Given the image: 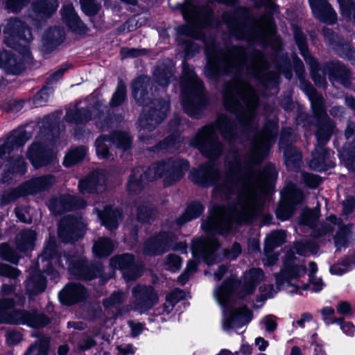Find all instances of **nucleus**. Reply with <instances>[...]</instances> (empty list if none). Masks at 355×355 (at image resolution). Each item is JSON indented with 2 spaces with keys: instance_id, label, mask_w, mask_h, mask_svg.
<instances>
[{
  "instance_id": "4be33fe9",
  "label": "nucleus",
  "mask_w": 355,
  "mask_h": 355,
  "mask_svg": "<svg viewBox=\"0 0 355 355\" xmlns=\"http://www.w3.org/2000/svg\"><path fill=\"white\" fill-rule=\"evenodd\" d=\"M31 137V133L24 128H19L13 131L3 144L0 145V157L1 159L10 158L11 154L23 146Z\"/></svg>"
},
{
  "instance_id": "4c0bfd02",
  "label": "nucleus",
  "mask_w": 355,
  "mask_h": 355,
  "mask_svg": "<svg viewBox=\"0 0 355 355\" xmlns=\"http://www.w3.org/2000/svg\"><path fill=\"white\" fill-rule=\"evenodd\" d=\"M87 150L84 146H80L71 149L65 156L63 162L64 166L71 167V166L82 161L87 155Z\"/></svg>"
},
{
  "instance_id": "ea45409f",
  "label": "nucleus",
  "mask_w": 355,
  "mask_h": 355,
  "mask_svg": "<svg viewBox=\"0 0 355 355\" xmlns=\"http://www.w3.org/2000/svg\"><path fill=\"white\" fill-rule=\"evenodd\" d=\"M173 65L170 62L169 66L158 67L154 72V78L156 82L162 86H166L173 78Z\"/></svg>"
},
{
  "instance_id": "13d9d810",
  "label": "nucleus",
  "mask_w": 355,
  "mask_h": 355,
  "mask_svg": "<svg viewBox=\"0 0 355 355\" xmlns=\"http://www.w3.org/2000/svg\"><path fill=\"white\" fill-rule=\"evenodd\" d=\"M125 293L122 292H114L110 297L104 301V305L107 307H112L120 304L125 299Z\"/></svg>"
},
{
  "instance_id": "c9c22d12",
  "label": "nucleus",
  "mask_w": 355,
  "mask_h": 355,
  "mask_svg": "<svg viewBox=\"0 0 355 355\" xmlns=\"http://www.w3.org/2000/svg\"><path fill=\"white\" fill-rule=\"evenodd\" d=\"M65 119L69 123L81 124L88 121L91 116L87 110L76 107L67 112Z\"/></svg>"
},
{
  "instance_id": "69168bd1",
  "label": "nucleus",
  "mask_w": 355,
  "mask_h": 355,
  "mask_svg": "<svg viewBox=\"0 0 355 355\" xmlns=\"http://www.w3.org/2000/svg\"><path fill=\"white\" fill-rule=\"evenodd\" d=\"M185 293L180 289H175L168 295H167L166 300L167 302H171L174 304L179 300L184 298Z\"/></svg>"
},
{
  "instance_id": "a18cd8bd",
  "label": "nucleus",
  "mask_w": 355,
  "mask_h": 355,
  "mask_svg": "<svg viewBox=\"0 0 355 355\" xmlns=\"http://www.w3.org/2000/svg\"><path fill=\"white\" fill-rule=\"evenodd\" d=\"M8 170L12 171V173H21L25 172L26 164L24 159L21 156H15L14 155L10 157V159L8 161L6 164Z\"/></svg>"
},
{
  "instance_id": "603ef678",
  "label": "nucleus",
  "mask_w": 355,
  "mask_h": 355,
  "mask_svg": "<svg viewBox=\"0 0 355 355\" xmlns=\"http://www.w3.org/2000/svg\"><path fill=\"white\" fill-rule=\"evenodd\" d=\"M52 96V91L48 88H43L34 98L35 106H43L49 101Z\"/></svg>"
},
{
  "instance_id": "680f3d73",
  "label": "nucleus",
  "mask_w": 355,
  "mask_h": 355,
  "mask_svg": "<svg viewBox=\"0 0 355 355\" xmlns=\"http://www.w3.org/2000/svg\"><path fill=\"white\" fill-rule=\"evenodd\" d=\"M62 31L57 28L50 30L46 35V40L51 44H55L59 42V41L62 40Z\"/></svg>"
},
{
  "instance_id": "49530a36",
  "label": "nucleus",
  "mask_w": 355,
  "mask_h": 355,
  "mask_svg": "<svg viewBox=\"0 0 355 355\" xmlns=\"http://www.w3.org/2000/svg\"><path fill=\"white\" fill-rule=\"evenodd\" d=\"M319 208H315L314 210H304L301 214L300 223L302 225L313 227L319 218Z\"/></svg>"
},
{
  "instance_id": "bb28decb",
  "label": "nucleus",
  "mask_w": 355,
  "mask_h": 355,
  "mask_svg": "<svg viewBox=\"0 0 355 355\" xmlns=\"http://www.w3.org/2000/svg\"><path fill=\"white\" fill-rule=\"evenodd\" d=\"M314 15L320 20L332 24L336 19V13L326 0H309Z\"/></svg>"
},
{
  "instance_id": "052dcab7",
  "label": "nucleus",
  "mask_w": 355,
  "mask_h": 355,
  "mask_svg": "<svg viewBox=\"0 0 355 355\" xmlns=\"http://www.w3.org/2000/svg\"><path fill=\"white\" fill-rule=\"evenodd\" d=\"M19 275V271L11 266L0 263V275L6 276L10 278H16Z\"/></svg>"
},
{
  "instance_id": "bf43d9fd",
  "label": "nucleus",
  "mask_w": 355,
  "mask_h": 355,
  "mask_svg": "<svg viewBox=\"0 0 355 355\" xmlns=\"http://www.w3.org/2000/svg\"><path fill=\"white\" fill-rule=\"evenodd\" d=\"M0 254L4 259L16 263L19 259L17 254L7 245L0 246Z\"/></svg>"
},
{
  "instance_id": "6e6d98bb",
  "label": "nucleus",
  "mask_w": 355,
  "mask_h": 355,
  "mask_svg": "<svg viewBox=\"0 0 355 355\" xmlns=\"http://www.w3.org/2000/svg\"><path fill=\"white\" fill-rule=\"evenodd\" d=\"M17 60L13 55L8 51H3L0 53V66L5 68H10L15 67Z\"/></svg>"
},
{
  "instance_id": "37998d69",
  "label": "nucleus",
  "mask_w": 355,
  "mask_h": 355,
  "mask_svg": "<svg viewBox=\"0 0 355 355\" xmlns=\"http://www.w3.org/2000/svg\"><path fill=\"white\" fill-rule=\"evenodd\" d=\"M285 241V232L282 230L275 231L267 236L265 240L266 250L270 251L280 245Z\"/></svg>"
},
{
  "instance_id": "a19ab883",
  "label": "nucleus",
  "mask_w": 355,
  "mask_h": 355,
  "mask_svg": "<svg viewBox=\"0 0 355 355\" xmlns=\"http://www.w3.org/2000/svg\"><path fill=\"white\" fill-rule=\"evenodd\" d=\"M335 244L338 248L347 246L354 241L353 233L349 227H340L334 237Z\"/></svg>"
},
{
  "instance_id": "c85d7f7f",
  "label": "nucleus",
  "mask_w": 355,
  "mask_h": 355,
  "mask_svg": "<svg viewBox=\"0 0 355 355\" xmlns=\"http://www.w3.org/2000/svg\"><path fill=\"white\" fill-rule=\"evenodd\" d=\"M85 294V288L80 284H71L60 292L59 298L62 304L69 305L81 300Z\"/></svg>"
},
{
  "instance_id": "f3484780",
  "label": "nucleus",
  "mask_w": 355,
  "mask_h": 355,
  "mask_svg": "<svg viewBox=\"0 0 355 355\" xmlns=\"http://www.w3.org/2000/svg\"><path fill=\"white\" fill-rule=\"evenodd\" d=\"M27 157L35 168H40L51 162L55 153L50 141H35L28 148Z\"/></svg>"
},
{
  "instance_id": "9b49d317",
  "label": "nucleus",
  "mask_w": 355,
  "mask_h": 355,
  "mask_svg": "<svg viewBox=\"0 0 355 355\" xmlns=\"http://www.w3.org/2000/svg\"><path fill=\"white\" fill-rule=\"evenodd\" d=\"M13 301L10 299L0 302V322L10 324H26L31 327H42L49 323L47 317L42 314L12 310Z\"/></svg>"
},
{
  "instance_id": "39448f33",
  "label": "nucleus",
  "mask_w": 355,
  "mask_h": 355,
  "mask_svg": "<svg viewBox=\"0 0 355 355\" xmlns=\"http://www.w3.org/2000/svg\"><path fill=\"white\" fill-rule=\"evenodd\" d=\"M153 86L150 80L147 76H141L136 79L132 84V94L136 101L144 105V112H148L141 116L139 125V138L146 140L145 135L152 131L166 116L169 109L168 103L166 101L155 100L148 105L150 97L147 90L152 91Z\"/></svg>"
},
{
  "instance_id": "8fccbe9b",
  "label": "nucleus",
  "mask_w": 355,
  "mask_h": 355,
  "mask_svg": "<svg viewBox=\"0 0 355 355\" xmlns=\"http://www.w3.org/2000/svg\"><path fill=\"white\" fill-rule=\"evenodd\" d=\"M330 223H327L325 224H322L320 225V227L317 230H314L313 236L314 237H320L321 236L325 235L326 234L331 232L334 227L331 224L336 225L337 224L338 219L334 216H331L328 218L327 220Z\"/></svg>"
},
{
  "instance_id": "6ab92c4d",
  "label": "nucleus",
  "mask_w": 355,
  "mask_h": 355,
  "mask_svg": "<svg viewBox=\"0 0 355 355\" xmlns=\"http://www.w3.org/2000/svg\"><path fill=\"white\" fill-rule=\"evenodd\" d=\"M175 238L172 235L162 234L157 237L149 239L144 245V252L147 254L162 253L172 248L175 250L185 251L187 245L184 242L174 243Z\"/></svg>"
},
{
  "instance_id": "20e7f679",
  "label": "nucleus",
  "mask_w": 355,
  "mask_h": 355,
  "mask_svg": "<svg viewBox=\"0 0 355 355\" xmlns=\"http://www.w3.org/2000/svg\"><path fill=\"white\" fill-rule=\"evenodd\" d=\"M225 107L234 113L243 125H248L255 119L258 103L254 90L245 82L234 79L225 85L223 92Z\"/></svg>"
},
{
  "instance_id": "774afa93",
  "label": "nucleus",
  "mask_w": 355,
  "mask_h": 355,
  "mask_svg": "<svg viewBox=\"0 0 355 355\" xmlns=\"http://www.w3.org/2000/svg\"><path fill=\"white\" fill-rule=\"evenodd\" d=\"M338 323L340 324V329L345 334L349 336H352L354 334L355 326L352 323L345 322L343 318L342 320Z\"/></svg>"
},
{
  "instance_id": "c03bdc74",
  "label": "nucleus",
  "mask_w": 355,
  "mask_h": 355,
  "mask_svg": "<svg viewBox=\"0 0 355 355\" xmlns=\"http://www.w3.org/2000/svg\"><path fill=\"white\" fill-rule=\"evenodd\" d=\"M295 39L300 50L302 55L304 58L309 64H310L312 67H314L315 62L314 59L310 55L308 51L306 40L302 33L300 31H295Z\"/></svg>"
},
{
  "instance_id": "79ce46f5",
  "label": "nucleus",
  "mask_w": 355,
  "mask_h": 355,
  "mask_svg": "<svg viewBox=\"0 0 355 355\" xmlns=\"http://www.w3.org/2000/svg\"><path fill=\"white\" fill-rule=\"evenodd\" d=\"M57 0H43L34 5L35 12L44 16H49L58 8Z\"/></svg>"
},
{
  "instance_id": "3c124183",
  "label": "nucleus",
  "mask_w": 355,
  "mask_h": 355,
  "mask_svg": "<svg viewBox=\"0 0 355 355\" xmlns=\"http://www.w3.org/2000/svg\"><path fill=\"white\" fill-rule=\"evenodd\" d=\"M125 98V86L122 82L118 83L117 89L110 101L112 106H118L122 103Z\"/></svg>"
},
{
  "instance_id": "2f4dec72",
  "label": "nucleus",
  "mask_w": 355,
  "mask_h": 355,
  "mask_svg": "<svg viewBox=\"0 0 355 355\" xmlns=\"http://www.w3.org/2000/svg\"><path fill=\"white\" fill-rule=\"evenodd\" d=\"M63 21L73 31H83L84 24L80 20L76 13L73 5L71 3L64 4L61 10Z\"/></svg>"
},
{
  "instance_id": "6e6552de",
  "label": "nucleus",
  "mask_w": 355,
  "mask_h": 355,
  "mask_svg": "<svg viewBox=\"0 0 355 355\" xmlns=\"http://www.w3.org/2000/svg\"><path fill=\"white\" fill-rule=\"evenodd\" d=\"M313 110L315 116L323 120L324 123L318 128L316 137L319 145L313 153V159L310 162V167L317 170L323 171L326 166V159L329 157L330 153L322 146L326 143L334 130V125L329 118H327L324 110L322 97L316 92L311 85H307L306 88Z\"/></svg>"
},
{
  "instance_id": "7ed1b4c3",
  "label": "nucleus",
  "mask_w": 355,
  "mask_h": 355,
  "mask_svg": "<svg viewBox=\"0 0 355 355\" xmlns=\"http://www.w3.org/2000/svg\"><path fill=\"white\" fill-rule=\"evenodd\" d=\"M207 64L205 75L214 78L220 73H233L245 70L248 73L261 78V73L267 68L263 55L259 51H253L247 55L245 49L233 47L227 53L218 49H206Z\"/></svg>"
},
{
  "instance_id": "e2e57ef3",
  "label": "nucleus",
  "mask_w": 355,
  "mask_h": 355,
  "mask_svg": "<svg viewBox=\"0 0 355 355\" xmlns=\"http://www.w3.org/2000/svg\"><path fill=\"white\" fill-rule=\"evenodd\" d=\"M323 286V282L320 278L311 276L309 285L303 287L302 288L307 289V288H309L314 292H319L322 289Z\"/></svg>"
},
{
  "instance_id": "393cba45",
  "label": "nucleus",
  "mask_w": 355,
  "mask_h": 355,
  "mask_svg": "<svg viewBox=\"0 0 355 355\" xmlns=\"http://www.w3.org/2000/svg\"><path fill=\"white\" fill-rule=\"evenodd\" d=\"M110 265L121 270L127 281L135 279L139 276V270L135 264L132 254H125L114 257L110 259Z\"/></svg>"
},
{
  "instance_id": "473e14b6",
  "label": "nucleus",
  "mask_w": 355,
  "mask_h": 355,
  "mask_svg": "<svg viewBox=\"0 0 355 355\" xmlns=\"http://www.w3.org/2000/svg\"><path fill=\"white\" fill-rule=\"evenodd\" d=\"M98 215L102 225L110 230L116 228L121 218V212L119 210L112 209L108 207L102 212L98 211Z\"/></svg>"
},
{
  "instance_id": "338daca9",
  "label": "nucleus",
  "mask_w": 355,
  "mask_h": 355,
  "mask_svg": "<svg viewBox=\"0 0 355 355\" xmlns=\"http://www.w3.org/2000/svg\"><path fill=\"white\" fill-rule=\"evenodd\" d=\"M180 138L178 137H173L171 139H167L164 141L162 144H160V148L167 149H178L180 147Z\"/></svg>"
},
{
  "instance_id": "a211bd4d",
  "label": "nucleus",
  "mask_w": 355,
  "mask_h": 355,
  "mask_svg": "<svg viewBox=\"0 0 355 355\" xmlns=\"http://www.w3.org/2000/svg\"><path fill=\"white\" fill-rule=\"evenodd\" d=\"M282 199L276 210L278 218L286 220L293 214V205L300 203L303 198L302 191L293 184H288L282 193Z\"/></svg>"
},
{
  "instance_id": "e433bc0d",
  "label": "nucleus",
  "mask_w": 355,
  "mask_h": 355,
  "mask_svg": "<svg viewBox=\"0 0 355 355\" xmlns=\"http://www.w3.org/2000/svg\"><path fill=\"white\" fill-rule=\"evenodd\" d=\"M114 244L110 239L101 238L94 243L93 252L97 257H107L112 252Z\"/></svg>"
},
{
  "instance_id": "f8f14e48",
  "label": "nucleus",
  "mask_w": 355,
  "mask_h": 355,
  "mask_svg": "<svg viewBox=\"0 0 355 355\" xmlns=\"http://www.w3.org/2000/svg\"><path fill=\"white\" fill-rule=\"evenodd\" d=\"M189 168L186 160L169 159L152 165L146 174L150 180L163 178L164 185L170 186L179 180Z\"/></svg>"
},
{
  "instance_id": "412c9836",
  "label": "nucleus",
  "mask_w": 355,
  "mask_h": 355,
  "mask_svg": "<svg viewBox=\"0 0 355 355\" xmlns=\"http://www.w3.org/2000/svg\"><path fill=\"white\" fill-rule=\"evenodd\" d=\"M190 179L201 186L212 185L220 177L218 167L213 162L202 164L198 168L193 169L189 174Z\"/></svg>"
},
{
  "instance_id": "7c9ffc66",
  "label": "nucleus",
  "mask_w": 355,
  "mask_h": 355,
  "mask_svg": "<svg viewBox=\"0 0 355 355\" xmlns=\"http://www.w3.org/2000/svg\"><path fill=\"white\" fill-rule=\"evenodd\" d=\"M146 171L143 167H138L132 170L128 182V190L130 193H136L140 191L144 185L149 181Z\"/></svg>"
},
{
  "instance_id": "cd10ccee",
  "label": "nucleus",
  "mask_w": 355,
  "mask_h": 355,
  "mask_svg": "<svg viewBox=\"0 0 355 355\" xmlns=\"http://www.w3.org/2000/svg\"><path fill=\"white\" fill-rule=\"evenodd\" d=\"M105 178L102 173L95 171L79 182V189L83 194L100 191L103 189Z\"/></svg>"
},
{
  "instance_id": "864d4df0",
  "label": "nucleus",
  "mask_w": 355,
  "mask_h": 355,
  "mask_svg": "<svg viewBox=\"0 0 355 355\" xmlns=\"http://www.w3.org/2000/svg\"><path fill=\"white\" fill-rule=\"evenodd\" d=\"M82 9L87 15H94L96 14L100 8V6L94 0H80Z\"/></svg>"
},
{
  "instance_id": "aec40b11",
  "label": "nucleus",
  "mask_w": 355,
  "mask_h": 355,
  "mask_svg": "<svg viewBox=\"0 0 355 355\" xmlns=\"http://www.w3.org/2000/svg\"><path fill=\"white\" fill-rule=\"evenodd\" d=\"M85 227L81 218L68 216L60 221L58 235L64 242H73L83 236Z\"/></svg>"
},
{
  "instance_id": "2eb2a0df",
  "label": "nucleus",
  "mask_w": 355,
  "mask_h": 355,
  "mask_svg": "<svg viewBox=\"0 0 355 355\" xmlns=\"http://www.w3.org/2000/svg\"><path fill=\"white\" fill-rule=\"evenodd\" d=\"M54 182V177L50 175L33 178L8 193L6 202L13 200L23 196L34 194L48 189Z\"/></svg>"
},
{
  "instance_id": "0eeeda50",
  "label": "nucleus",
  "mask_w": 355,
  "mask_h": 355,
  "mask_svg": "<svg viewBox=\"0 0 355 355\" xmlns=\"http://www.w3.org/2000/svg\"><path fill=\"white\" fill-rule=\"evenodd\" d=\"M216 130H219L224 138L231 139L235 132L234 124L227 116L221 114L214 125H209L199 130L190 141V145L197 147L209 159L218 157L223 148L217 139Z\"/></svg>"
},
{
  "instance_id": "f03ea898",
  "label": "nucleus",
  "mask_w": 355,
  "mask_h": 355,
  "mask_svg": "<svg viewBox=\"0 0 355 355\" xmlns=\"http://www.w3.org/2000/svg\"><path fill=\"white\" fill-rule=\"evenodd\" d=\"M263 277L261 269L254 268L245 272L243 282L230 278L214 289V298L223 309L224 330L242 327L252 320V313L246 307H233L234 295L243 299L253 293L257 284L263 279Z\"/></svg>"
},
{
  "instance_id": "1a4fd4ad",
  "label": "nucleus",
  "mask_w": 355,
  "mask_h": 355,
  "mask_svg": "<svg viewBox=\"0 0 355 355\" xmlns=\"http://www.w3.org/2000/svg\"><path fill=\"white\" fill-rule=\"evenodd\" d=\"M181 87L183 108L189 115L197 117L203 103L202 84L187 64L183 65Z\"/></svg>"
},
{
  "instance_id": "0e129e2a",
  "label": "nucleus",
  "mask_w": 355,
  "mask_h": 355,
  "mask_svg": "<svg viewBox=\"0 0 355 355\" xmlns=\"http://www.w3.org/2000/svg\"><path fill=\"white\" fill-rule=\"evenodd\" d=\"M341 9L348 17L352 16L355 19V3L346 0L341 4Z\"/></svg>"
},
{
  "instance_id": "a878e982",
  "label": "nucleus",
  "mask_w": 355,
  "mask_h": 355,
  "mask_svg": "<svg viewBox=\"0 0 355 355\" xmlns=\"http://www.w3.org/2000/svg\"><path fill=\"white\" fill-rule=\"evenodd\" d=\"M85 206L86 203L83 200L75 198L71 195L53 199L49 204L51 211L55 214H60L73 208H83Z\"/></svg>"
},
{
  "instance_id": "b1692460",
  "label": "nucleus",
  "mask_w": 355,
  "mask_h": 355,
  "mask_svg": "<svg viewBox=\"0 0 355 355\" xmlns=\"http://www.w3.org/2000/svg\"><path fill=\"white\" fill-rule=\"evenodd\" d=\"M135 297V309L139 313L150 309L157 302V293L151 287L137 286L133 290Z\"/></svg>"
},
{
  "instance_id": "f704fd0d",
  "label": "nucleus",
  "mask_w": 355,
  "mask_h": 355,
  "mask_svg": "<svg viewBox=\"0 0 355 355\" xmlns=\"http://www.w3.org/2000/svg\"><path fill=\"white\" fill-rule=\"evenodd\" d=\"M46 286V282L40 271L35 270L26 282V290L30 294H37L42 292Z\"/></svg>"
},
{
  "instance_id": "c756f323",
  "label": "nucleus",
  "mask_w": 355,
  "mask_h": 355,
  "mask_svg": "<svg viewBox=\"0 0 355 355\" xmlns=\"http://www.w3.org/2000/svg\"><path fill=\"white\" fill-rule=\"evenodd\" d=\"M184 18L189 21L193 26L202 27L209 24V14L202 17L190 0H187L182 8Z\"/></svg>"
},
{
  "instance_id": "72a5a7b5",
  "label": "nucleus",
  "mask_w": 355,
  "mask_h": 355,
  "mask_svg": "<svg viewBox=\"0 0 355 355\" xmlns=\"http://www.w3.org/2000/svg\"><path fill=\"white\" fill-rule=\"evenodd\" d=\"M36 234L33 230H24L16 237L17 248L20 251L32 250L34 248Z\"/></svg>"
},
{
  "instance_id": "5fc2aeb1",
  "label": "nucleus",
  "mask_w": 355,
  "mask_h": 355,
  "mask_svg": "<svg viewBox=\"0 0 355 355\" xmlns=\"http://www.w3.org/2000/svg\"><path fill=\"white\" fill-rule=\"evenodd\" d=\"M334 309L330 306H325L321 310L322 320L327 325L337 323L342 320V318H335L334 317Z\"/></svg>"
},
{
  "instance_id": "9d476101",
  "label": "nucleus",
  "mask_w": 355,
  "mask_h": 355,
  "mask_svg": "<svg viewBox=\"0 0 355 355\" xmlns=\"http://www.w3.org/2000/svg\"><path fill=\"white\" fill-rule=\"evenodd\" d=\"M192 252L194 257H201L209 266H211L220 261L223 257L234 259L241 252V248L236 243L231 251L225 252L221 256L217 240L214 236H209L207 239L195 240L193 243Z\"/></svg>"
},
{
  "instance_id": "423d86ee",
  "label": "nucleus",
  "mask_w": 355,
  "mask_h": 355,
  "mask_svg": "<svg viewBox=\"0 0 355 355\" xmlns=\"http://www.w3.org/2000/svg\"><path fill=\"white\" fill-rule=\"evenodd\" d=\"M38 265L47 274L54 275V271L58 272L68 266L69 271L78 278L91 279L96 274H92L90 268L81 256H73L69 258L66 254H58L56 251L55 241L50 239L44 248L42 254L39 257Z\"/></svg>"
},
{
  "instance_id": "de8ad7c7",
  "label": "nucleus",
  "mask_w": 355,
  "mask_h": 355,
  "mask_svg": "<svg viewBox=\"0 0 355 355\" xmlns=\"http://www.w3.org/2000/svg\"><path fill=\"white\" fill-rule=\"evenodd\" d=\"M49 340H40L32 345L25 355H47Z\"/></svg>"
},
{
  "instance_id": "dca6fc26",
  "label": "nucleus",
  "mask_w": 355,
  "mask_h": 355,
  "mask_svg": "<svg viewBox=\"0 0 355 355\" xmlns=\"http://www.w3.org/2000/svg\"><path fill=\"white\" fill-rule=\"evenodd\" d=\"M112 143L115 144L117 148L125 150L130 146L131 139L129 135L123 132H114L112 139L105 136L99 137L96 141V150L99 158L110 159L113 157L109 148Z\"/></svg>"
},
{
  "instance_id": "09e8293b",
  "label": "nucleus",
  "mask_w": 355,
  "mask_h": 355,
  "mask_svg": "<svg viewBox=\"0 0 355 355\" xmlns=\"http://www.w3.org/2000/svg\"><path fill=\"white\" fill-rule=\"evenodd\" d=\"M182 263V259L175 254H169L164 261L166 268L172 272L180 270Z\"/></svg>"
},
{
  "instance_id": "f257e3e1",
  "label": "nucleus",
  "mask_w": 355,
  "mask_h": 355,
  "mask_svg": "<svg viewBox=\"0 0 355 355\" xmlns=\"http://www.w3.org/2000/svg\"><path fill=\"white\" fill-rule=\"evenodd\" d=\"M277 129L275 124L266 127L257 136L252 148L244 160L236 153L225 161L226 178L214 189L216 198H230L236 196V203L228 208L216 207L202 223L206 232L223 234L232 230L234 223L252 219L262 206L263 198L272 189L277 172L268 166L263 171H254L252 165L261 162L275 142Z\"/></svg>"
},
{
  "instance_id": "ddd939ff",
  "label": "nucleus",
  "mask_w": 355,
  "mask_h": 355,
  "mask_svg": "<svg viewBox=\"0 0 355 355\" xmlns=\"http://www.w3.org/2000/svg\"><path fill=\"white\" fill-rule=\"evenodd\" d=\"M306 273V267L295 257H288L280 273L277 274L276 285L279 290L293 291L301 288L298 279Z\"/></svg>"
},
{
  "instance_id": "5701e85b",
  "label": "nucleus",
  "mask_w": 355,
  "mask_h": 355,
  "mask_svg": "<svg viewBox=\"0 0 355 355\" xmlns=\"http://www.w3.org/2000/svg\"><path fill=\"white\" fill-rule=\"evenodd\" d=\"M275 28L270 15L264 16L254 27L249 35L245 36L250 40H259L268 44L270 40L274 39L277 42L275 47H278L279 41L275 35Z\"/></svg>"
},
{
  "instance_id": "4d7b16f0",
  "label": "nucleus",
  "mask_w": 355,
  "mask_h": 355,
  "mask_svg": "<svg viewBox=\"0 0 355 355\" xmlns=\"http://www.w3.org/2000/svg\"><path fill=\"white\" fill-rule=\"evenodd\" d=\"M197 268V262L194 260H190L187 263V268L185 270V272L182 273L180 276L178 277V282L181 284H184L188 279L189 275L193 274Z\"/></svg>"
},
{
  "instance_id": "4468645a",
  "label": "nucleus",
  "mask_w": 355,
  "mask_h": 355,
  "mask_svg": "<svg viewBox=\"0 0 355 355\" xmlns=\"http://www.w3.org/2000/svg\"><path fill=\"white\" fill-rule=\"evenodd\" d=\"M6 43L13 49H18L17 46L26 49L27 44L33 40L32 33L29 28L19 19H10L5 31Z\"/></svg>"
},
{
  "instance_id": "58836bf2",
  "label": "nucleus",
  "mask_w": 355,
  "mask_h": 355,
  "mask_svg": "<svg viewBox=\"0 0 355 355\" xmlns=\"http://www.w3.org/2000/svg\"><path fill=\"white\" fill-rule=\"evenodd\" d=\"M203 209V207L200 203H191L187 207L185 212L178 218L177 223L179 225H182L186 222L195 219L202 213Z\"/></svg>"
}]
</instances>
